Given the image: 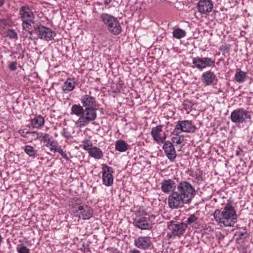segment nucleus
I'll return each mask as SVG.
<instances>
[{
    "instance_id": "c03bdc74",
    "label": "nucleus",
    "mask_w": 253,
    "mask_h": 253,
    "mask_svg": "<svg viewBox=\"0 0 253 253\" xmlns=\"http://www.w3.org/2000/svg\"><path fill=\"white\" fill-rule=\"evenodd\" d=\"M104 4L105 5H108L109 3H111L112 0H104Z\"/></svg>"
},
{
    "instance_id": "e433bc0d",
    "label": "nucleus",
    "mask_w": 253,
    "mask_h": 253,
    "mask_svg": "<svg viewBox=\"0 0 253 253\" xmlns=\"http://www.w3.org/2000/svg\"><path fill=\"white\" fill-rule=\"evenodd\" d=\"M18 253H30V250L25 246H21L17 248Z\"/></svg>"
},
{
    "instance_id": "f3484780",
    "label": "nucleus",
    "mask_w": 253,
    "mask_h": 253,
    "mask_svg": "<svg viewBox=\"0 0 253 253\" xmlns=\"http://www.w3.org/2000/svg\"><path fill=\"white\" fill-rule=\"evenodd\" d=\"M197 8L201 13H210L213 8V3L211 0H200L197 4Z\"/></svg>"
},
{
    "instance_id": "f8f14e48",
    "label": "nucleus",
    "mask_w": 253,
    "mask_h": 253,
    "mask_svg": "<svg viewBox=\"0 0 253 253\" xmlns=\"http://www.w3.org/2000/svg\"><path fill=\"white\" fill-rule=\"evenodd\" d=\"M102 182L106 186L109 187L113 185L114 170L112 168L104 164L102 167Z\"/></svg>"
},
{
    "instance_id": "423d86ee",
    "label": "nucleus",
    "mask_w": 253,
    "mask_h": 253,
    "mask_svg": "<svg viewBox=\"0 0 253 253\" xmlns=\"http://www.w3.org/2000/svg\"><path fill=\"white\" fill-rule=\"evenodd\" d=\"M96 118V108L84 109L83 115L76 122V125L80 127L86 126L89 123L94 121Z\"/></svg>"
},
{
    "instance_id": "9b49d317",
    "label": "nucleus",
    "mask_w": 253,
    "mask_h": 253,
    "mask_svg": "<svg viewBox=\"0 0 253 253\" xmlns=\"http://www.w3.org/2000/svg\"><path fill=\"white\" fill-rule=\"evenodd\" d=\"M35 31L38 38L46 41H51L54 39L56 33L50 28L38 24L36 27Z\"/></svg>"
},
{
    "instance_id": "58836bf2",
    "label": "nucleus",
    "mask_w": 253,
    "mask_h": 253,
    "mask_svg": "<svg viewBox=\"0 0 253 253\" xmlns=\"http://www.w3.org/2000/svg\"><path fill=\"white\" fill-rule=\"evenodd\" d=\"M17 64L16 62H12L9 65V68L11 71H15L17 68Z\"/></svg>"
},
{
    "instance_id": "f257e3e1",
    "label": "nucleus",
    "mask_w": 253,
    "mask_h": 253,
    "mask_svg": "<svg viewBox=\"0 0 253 253\" xmlns=\"http://www.w3.org/2000/svg\"><path fill=\"white\" fill-rule=\"evenodd\" d=\"M197 191L189 182L182 180L177 184L176 191L168 197V205L171 209H176L189 204L195 196Z\"/></svg>"
},
{
    "instance_id": "49530a36",
    "label": "nucleus",
    "mask_w": 253,
    "mask_h": 253,
    "mask_svg": "<svg viewBox=\"0 0 253 253\" xmlns=\"http://www.w3.org/2000/svg\"><path fill=\"white\" fill-rule=\"evenodd\" d=\"M66 133V131H65V130L64 129L62 132H61V135L62 136H63L64 137H68L69 136H67L66 135L65 133Z\"/></svg>"
},
{
    "instance_id": "412c9836",
    "label": "nucleus",
    "mask_w": 253,
    "mask_h": 253,
    "mask_svg": "<svg viewBox=\"0 0 253 253\" xmlns=\"http://www.w3.org/2000/svg\"><path fill=\"white\" fill-rule=\"evenodd\" d=\"M88 153L90 157L96 159H100L102 158L103 156V153L101 150L97 147L91 148L89 149Z\"/></svg>"
},
{
    "instance_id": "9d476101",
    "label": "nucleus",
    "mask_w": 253,
    "mask_h": 253,
    "mask_svg": "<svg viewBox=\"0 0 253 253\" xmlns=\"http://www.w3.org/2000/svg\"><path fill=\"white\" fill-rule=\"evenodd\" d=\"M196 129V127L192 124L190 121H178L172 134L174 135H178L181 132L193 133L195 132Z\"/></svg>"
},
{
    "instance_id": "09e8293b",
    "label": "nucleus",
    "mask_w": 253,
    "mask_h": 253,
    "mask_svg": "<svg viewBox=\"0 0 253 253\" xmlns=\"http://www.w3.org/2000/svg\"><path fill=\"white\" fill-rule=\"evenodd\" d=\"M3 3V0H0V6Z\"/></svg>"
},
{
    "instance_id": "c9c22d12",
    "label": "nucleus",
    "mask_w": 253,
    "mask_h": 253,
    "mask_svg": "<svg viewBox=\"0 0 253 253\" xmlns=\"http://www.w3.org/2000/svg\"><path fill=\"white\" fill-rule=\"evenodd\" d=\"M26 134H30L35 138V139H39L42 136L43 133L36 131H26Z\"/></svg>"
},
{
    "instance_id": "7c9ffc66",
    "label": "nucleus",
    "mask_w": 253,
    "mask_h": 253,
    "mask_svg": "<svg viewBox=\"0 0 253 253\" xmlns=\"http://www.w3.org/2000/svg\"><path fill=\"white\" fill-rule=\"evenodd\" d=\"M184 141V136L181 135H176L171 138V141L173 143H176V144H180Z\"/></svg>"
},
{
    "instance_id": "a19ab883",
    "label": "nucleus",
    "mask_w": 253,
    "mask_h": 253,
    "mask_svg": "<svg viewBox=\"0 0 253 253\" xmlns=\"http://www.w3.org/2000/svg\"><path fill=\"white\" fill-rule=\"evenodd\" d=\"M246 234H247V233L246 231H245V232L239 231V232H237L236 234V235L239 236V238H238V240L241 239L242 238V237H243Z\"/></svg>"
},
{
    "instance_id": "6e6552de",
    "label": "nucleus",
    "mask_w": 253,
    "mask_h": 253,
    "mask_svg": "<svg viewBox=\"0 0 253 253\" xmlns=\"http://www.w3.org/2000/svg\"><path fill=\"white\" fill-rule=\"evenodd\" d=\"M73 213L75 216L80 219L87 220L92 217L93 211L92 208L86 205H76L73 207Z\"/></svg>"
},
{
    "instance_id": "cd10ccee",
    "label": "nucleus",
    "mask_w": 253,
    "mask_h": 253,
    "mask_svg": "<svg viewBox=\"0 0 253 253\" xmlns=\"http://www.w3.org/2000/svg\"><path fill=\"white\" fill-rule=\"evenodd\" d=\"M24 151L26 154L29 155L30 157L35 158L36 157L37 151L34 149V147L32 146L26 145L25 146Z\"/></svg>"
},
{
    "instance_id": "b1692460",
    "label": "nucleus",
    "mask_w": 253,
    "mask_h": 253,
    "mask_svg": "<svg viewBox=\"0 0 253 253\" xmlns=\"http://www.w3.org/2000/svg\"><path fill=\"white\" fill-rule=\"evenodd\" d=\"M115 149L121 152H125L128 149V144L124 140H117L115 144Z\"/></svg>"
},
{
    "instance_id": "c85d7f7f",
    "label": "nucleus",
    "mask_w": 253,
    "mask_h": 253,
    "mask_svg": "<svg viewBox=\"0 0 253 253\" xmlns=\"http://www.w3.org/2000/svg\"><path fill=\"white\" fill-rule=\"evenodd\" d=\"M185 35V31L181 29L177 28L174 29L173 31V36L177 39L182 38L184 37Z\"/></svg>"
},
{
    "instance_id": "aec40b11",
    "label": "nucleus",
    "mask_w": 253,
    "mask_h": 253,
    "mask_svg": "<svg viewBox=\"0 0 253 253\" xmlns=\"http://www.w3.org/2000/svg\"><path fill=\"white\" fill-rule=\"evenodd\" d=\"M44 124V119L41 115L37 116L30 121V125L33 128H40Z\"/></svg>"
},
{
    "instance_id": "ea45409f",
    "label": "nucleus",
    "mask_w": 253,
    "mask_h": 253,
    "mask_svg": "<svg viewBox=\"0 0 253 253\" xmlns=\"http://www.w3.org/2000/svg\"><path fill=\"white\" fill-rule=\"evenodd\" d=\"M166 137H167L166 134H165L163 136H162V137H160V136L158 138V141H157L156 142L157 143H165V140L166 139Z\"/></svg>"
},
{
    "instance_id": "a18cd8bd",
    "label": "nucleus",
    "mask_w": 253,
    "mask_h": 253,
    "mask_svg": "<svg viewBox=\"0 0 253 253\" xmlns=\"http://www.w3.org/2000/svg\"><path fill=\"white\" fill-rule=\"evenodd\" d=\"M130 253H140V252L136 249H133L130 252Z\"/></svg>"
},
{
    "instance_id": "20e7f679",
    "label": "nucleus",
    "mask_w": 253,
    "mask_h": 253,
    "mask_svg": "<svg viewBox=\"0 0 253 253\" xmlns=\"http://www.w3.org/2000/svg\"><path fill=\"white\" fill-rule=\"evenodd\" d=\"M187 228V223L182 221L171 220L168 222V228L170 231L168 233V237L170 238L180 237L184 234Z\"/></svg>"
},
{
    "instance_id": "5701e85b",
    "label": "nucleus",
    "mask_w": 253,
    "mask_h": 253,
    "mask_svg": "<svg viewBox=\"0 0 253 253\" xmlns=\"http://www.w3.org/2000/svg\"><path fill=\"white\" fill-rule=\"evenodd\" d=\"M37 26H38V23L31 25V28H29L28 30H23L25 32H22V34L24 35L25 32H27V34L24 36L25 38H28L29 39L31 40L35 39L36 38L33 37V35L36 34L35 29Z\"/></svg>"
},
{
    "instance_id": "0eeeda50",
    "label": "nucleus",
    "mask_w": 253,
    "mask_h": 253,
    "mask_svg": "<svg viewBox=\"0 0 253 253\" xmlns=\"http://www.w3.org/2000/svg\"><path fill=\"white\" fill-rule=\"evenodd\" d=\"M251 113L243 108H239L234 110L230 115L231 121L236 124L246 123L248 120H251Z\"/></svg>"
},
{
    "instance_id": "de8ad7c7",
    "label": "nucleus",
    "mask_w": 253,
    "mask_h": 253,
    "mask_svg": "<svg viewBox=\"0 0 253 253\" xmlns=\"http://www.w3.org/2000/svg\"><path fill=\"white\" fill-rule=\"evenodd\" d=\"M241 151V149H240V150H239V151H237V152H236V155L237 156H239V155H240V151Z\"/></svg>"
},
{
    "instance_id": "473e14b6",
    "label": "nucleus",
    "mask_w": 253,
    "mask_h": 253,
    "mask_svg": "<svg viewBox=\"0 0 253 253\" xmlns=\"http://www.w3.org/2000/svg\"><path fill=\"white\" fill-rule=\"evenodd\" d=\"M7 36L10 39L17 40V33L13 29H9L7 32Z\"/></svg>"
},
{
    "instance_id": "1a4fd4ad",
    "label": "nucleus",
    "mask_w": 253,
    "mask_h": 253,
    "mask_svg": "<svg viewBox=\"0 0 253 253\" xmlns=\"http://www.w3.org/2000/svg\"><path fill=\"white\" fill-rule=\"evenodd\" d=\"M192 64L193 68L201 71L207 68L214 67L215 60L208 57L197 56L192 58Z\"/></svg>"
},
{
    "instance_id": "a211bd4d",
    "label": "nucleus",
    "mask_w": 253,
    "mask_h": 253,
    "mask_svg": "<svg viewBox=\"0 0 253 253\" xmlns=\"http://www.w3.org/2000/svg\"><path fill=\"white\" fill-rule=\"evenodd\" d=\"M177 185L174 181L171 179L164 180L162 183L161 190L165 193H169L176 191Z\"/></svg>"
},
{
    "instance_id": "f704fd0d",
    "label": "nucleus",
    "mask_w": 253,
    "mask_h": 253,
    "mask_svg": "<svg viewBox=\"0 0 253 253\" xmlns=\"http://www.w3.org/2000/svg\"><path fill=\"white\" fill-rule=\"evenodd\" d=\"M82 142L83 143L84 149L88 152L89 150V149L91 148H89V147L92 146V143L88 139H84Z\"/></svg>"
},
{
    "instance_id": "c756f323",
    "label": "nucleus",
    "mask_w": 253,
    "mask_h": 253,
    "mask_svg": "<svg viewBox=\"0 0 253 253\" xmlns=\"http://www.w3.org/2000/svg\"><path fill=\"white\" fill-rule=\"evenodd\" d=\"M198 217L195 214H192L189 215L187 219V225L188 224L191 225L192 224H198Z\"/></svg>"
},
{
    "instance_id": "4be33fe9",
    "label": "nucleus",
    "mask_w": 253,
    "mask_h": 253,
    "mask_svg": "<svg viewBox=\"0 0 253 253\" xmlns=\"http://www.w3.org/2000/svg\"><path fill=\"white\" fill-rule=\"evenodd\" d=\"M247 78V73L243 71L241 69H237L235 75V80L239 83L245 82Z\"/></svg>"
},
{
    "instance_id": "dca6fc26",
    "label": "nucleus",
    "mask_w": 253,
    "mask_h": 253,
    "mask_svg": "<svg viewBox=\"0 0 253 253\" xmlns=\"http://www.w3.org/2000/svg\"><path fill=\"white\" fill-rule=\"evenodd\" d=\"M201 78L202 83L206 86L212 85L217 80L215 74L211 70L203 72Z\"/></svg>"
},
{
    "instance_id": "f03ea898",
    "label": "nucleus",
    "mask_w": 253,
    "mask_h": 253,
    "mask_svg": "<svg viewBox=\"0 0 253 253\" xmlns=\"http://www.w3.org/2000/svg\"><path fill=\"white\" fill-rule=\"evenodd\" d=\"M213 217L217 222L223 224L224 226H234L237 221L236 212L230 203L226 204L222 211L216 210Z\"/></svg>"
},
{
    "instance_id": "7ed1b4c3",
    "label": "nucleus",
    "mask_w": 253,
    "mask_h": 253,
    "mask_svg": "<svg viewBox=\"0 0 253 253\" xmlns=\"http://www.w3.org/2000/svg\"><path fill=\"white\" fill-rule=\"evenodd\" d=\"M100 19L108 31L114 35H118L122 31V27L118 19L108 13H103Z\"/></svg>"
},
{
    "instance_id": "393cba45",
    "label": "nucleus",
    "mask_w": 253,
    "mask_h": 253,
    "mask_svg": "<svg viewBox=\"0 0 253 253\" xmlns=\"http://www.w3.org/2000/svg\"><path fill=\"white\" fill-rule=\"evenodd\" d=\"M163 125H159L152 128L151 135L156 142L158 141V138L160 136V132L162 131Z\"/></svg>"
},
{
    "instance_id": "2f4dec72",
    "label": "nucleus",
    "mask_w": 253,
    "mask_h": 253,
    "mask_svg": "<svg viewBox=\"0 0 253 253\" xmlns=\"http://www.w3.org/2000/svg\"><path fill=\"white\" fill-rule=\"evenodd\" d=\"M41 138L42 139V141L45 144V146L48 147L49 144L51 142L50 135L47 133H43Z\"/></svg>"
},
{
    "instance_id": "bb28decb",
    "label": "nucleus",
    "mask_w": 253,
    "mask_h": 253,
    "mask_svg": "<svg viewBox=\"0 0 253 253\" xmlns=\"http://www.w3.org/2000/svg\"><path fill=\"white\" fill-rule=\"evenodd\" d=\"M83 107V106H81L80 104L73 105L71 107V113L80 117L83 115L84 110Z\"/></svg>"
},
{
    "instance_id": "79ce46f5",
    "label": "nucleus",
    "mask_w": 253,
    "mask_h": 253,
    "mask_svg": "<svg viewBox=\"0 0 253 253\" xmlns=\"http://www.w3.org/2000/svg\"><path fill=\"white\" fill-rule=\"evenodd\" d=\"M229 48L227 45H222L219 47V50L221 51H227L228 52L229 50Z\"/></svg>"
},
{
    "instance_id": "ddd939ff",
    "label": "nucleus",
    "mask_w": 253,
    "mask_h": 253,
    "mask_svg": "<svg viewBox=\"0 0 253 253\" xmlns=\"http://www.w3.org/2000/svg\"><path fill=\"white\" fill-rule=\"evenodd\" d=\"M133 225L141 230H150L152 228L153 223L150 222V219L146 217H140L134 219Z\"/></svg>"
},
{
    "instance_id": "4c0bfd02",
    "label": "nucleus",
    "mask_w": 253,
    "mask_h": 253,
    "mask_svg": "<svg viewBox=\"0 0 253 253\" xmlns=\"http://www.w3.org/2000/svg\"><path fill=\"white\" fill-rule=\"evenodd\" d=\"M57 152H58L61 155V156L66 160L68 161L69 160L65 152L63 151V150L61 149V147H59V149H58V151Z\"/></svg>"
},
{
    "instance_id": "8fccbe9b",
    "label": "nucleus",
    "mask_w": 253,
    "mask_h": 253,
    "mask_svg": "<svg viewBox=\"0 0 253 253\" xmlns=\"http://www.w3.org/2000/svg\"><path fill=\"white\" fill-rule=\"evenodd\" d=\"M224 236L223 235H222V234H221V235H220V238H221L223 239V238H224Z\"/></svg>"
},
{
    "instance_id": "2eb2a0df",
    "label": "nucleus",
    "mask_w": 253,
    "mask_h": 253,
    "mask_svg": "<svg viewBox=\"0 0 253 253\" xmlns=\"http://www.w3.org/2000/svg\"><path fill=\"white\" fill-rule=\"evenodd\" d=\"M151 244V238L148 236H140L135 240L134 243L136 247L142 250L148 249Z\"/></svg>"
},
{
    "instance_id": "6ab92c4d",
    "label": "nucleus",
    "mask_w": 253,
    "mask_h": 253,
    "mask_svg": "<svg viewBox=\"0 0 253 253\" xmlns=\"http://www.w3.org/2000/svg\"><path fill=\"white\" fill-rule=\"evenodd\" d=\"M81 102L84 109L96 108L95 98L90 95H83L81 99Z\"/></svg>"
},
{
    "instance_id": "39448f33",
    "label": "nucleus",
    "mask_w": 253,
    "mask_h": 253,
    "mask_svg": "<svg viewBox=\"0 0 253 253\" xmlns=\"http://www.w3.org/2000/svg\"><path fill=\"white\" fill-rule=\"evenodd\" d=\"M23 30H28L34 23L35 16L28 6H23L19 10Z\"/></svg>"
},
{
    "instance_id": "72a5a7b5",
    "label": "nucleus",
    "mask_w": 253,
    "mask_h": 253,
    "mask_svg": "<svg viewBox=\"0 0 253 253\" xmlns=\"http://www.w3.org/2000/svg\"><path fill=\"white\" fill-rule=\"evenodd\" d=\"M55 143H56L55 140H52L51 143L49 145V146H50V150L51 151L53 152L54 153L57 152L58 151V149H59V147H61L60 146L56 145Z\"/></svg>"
},
{
    "instance_id": "4468645a",
    "label": "nucleus",
    "mask_w": 253,
    "mask_h": 253,
    "mask_svg": "<svg viewBox=\"0 0 253 253\" xmlns=\"http://www.w3.org/2000/svg\"><path fill=\"white\" fill-rule=\"evenodd\" d=\"M173 144L172 141H166L163 146L165 154L171 162H173L176 157V151Z\"/></svg>"
},
{
    "instance_id": "a878e982",
    "label": "nucleus",
    "mask_w": 253,
    "mask_h": 253,
    "mask_svg": "<svg viewBox=\"0 0 253 253\" xmlns=\"http://www.w3.org/2000/svg\"><path fill=\"white\" fill-rule=\"evenodd\" d=\"M74 84L75 82L73 80L68 79L62 85V90L65 92L72 91L75 87Z\"/></svg>"
},
{
    "instance_id": "37998d69",
    "label": "nucleus",
    "mask_w": 253,
    "mask_h": 253,
    "mask_svg": "<svg viewBox=\"0 0 253 253\" xmlns=\"http://www.w3.org/2000/svg\"><path fill=\"white\" fill-rule=\"evenodd\" d=\"M26 132H25V130L24 129L19 130V133L21 135V136L22 137H27L26 136V135L27 134H26Z\"/></svg>"
}]
</instances>
